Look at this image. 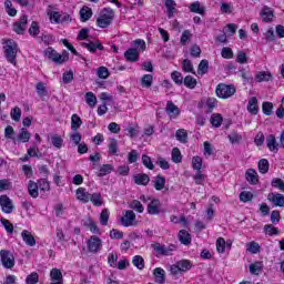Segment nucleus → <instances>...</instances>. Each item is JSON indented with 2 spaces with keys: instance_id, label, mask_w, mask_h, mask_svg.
<instances>
[{
  "instance_id": "obj_5",
  "label": "nucleus",
  "mask_w": 284,
  "mask_h": 284,
  "mask_svg": "<svg viewBox=\"0 0 284 284\" xmlns=\"http://www.w3.org/2000/svg\"><path fill=\"white\" fill-rule=\"evenodd\" d=\"M152 247L154 252H156L158 254H161L162 256H170L172 252L176 251V245L170 244L169 246H166V245H161V243L159 242L152 244Z\"/></svg>"
},
{
  "instance_id": "obj_49",
  "label": "nucleus",
  "mask_w": 284,
  "mask_h": 284,
  "mask_svg": "<svg viewBox=\"0 0 284 284\" xmlns=\"http://www.w3.org/2000/svg\"><path fill=\"white\" fill-rule=\"evenodd\" d=\"M129 207H131V210H135V212H139L140 214H143V211L145 210V207H143V204H141V201L139 200H133Z\"/></svg>"
},
{
  "instance_id": "obj_50",
  "label": "nucleus",
  "mask_w": 284,
  "mask_h": 284,
  "mask_svg": "<svg viewBox=\"0 0 284 284\" xmlns=\"http://www.w3.org/2000/svg\"><path fill=\"white\" fill-rule=\"evenodd\" d=\"M4 8H6V12H7V14H9V17H17V9H14L12 7V1L6 0Z\"/></svg>"
},
{
  "instance_id": "obj_35",
  "label": "nucleus",
  "mask_w": 284,
  "mask_h": 284,
  "mask_svg": "<svg viewBox=\"0 0 284 284\" xmlns=\"http://www.w3.org/2000/svg\"><path fill=\"white\" fill-rule=\"evenodd\" d=\"M261 14H262L263 21H265V23H270V21H272V17H274V12L272 11V9L270 7H264Z\"/></svg>"
},
{
  "instance_id": "obj_46",
  "label": "nucleus",
  "mask_w": 284,
  "mask_h": 284,
  "mask_svg": "<svg viewBox=\"0 0 284 284\" xmlns=\"http://www.w3.org/2000/svg\"><path fill=\"white\" fill-rule=\"evenodd\" d=\"M171 159L173 163H181V161H183V155H181V150H179V148L172 150Z\"/></svg>"
},
{
  "instance_id": "obj_20",
  "label": "nucleus",
  "mask_w": 284,
  "mask_h": 284,
  "mask_svg": "<svg viewBox=\"0 0 284 284\" xmlns=\"http://www.w3.org/2000/svg\"><path fill=\"white\" fill-rule=\"evenodd\" d=\"M245 179L251 185H256L258 183V173L254 169H248L245 173Z\"/></svg>"
},
{
  "instance_id": "obj_18",
  "label": "nucleus",
  "mask_w": 284,
  "mask_h": 284,
  "mask_svg": "<svg viewBox=\"0 0 284 284\" xmlns=\"http://www.w3.org/2000/svg\"><path fill=\"white\" fill-rule=\"evenodd\" d=\"M51 283L50 284H63V274L59 268H52L50 272Z\"/></svg>"
},
{
  "instance_id": "obj_23",
  "label": "nucleus",
  "mask_w": 284,
  "mask_h": 284,
  "mask_svg": "<svg viewBox=\"0 0 284 284\" xmlns=\"http://www.w3.org/2000/svg\"><path fill=\"white\" fill-rule=\"evenodd\" d=\"M92 19V8L90 7H82L80 10V21L85 23V21H90Z\"/></svg>"
},
{
  "instance_id": "obj_2",
  "label": "nucleus",
  "mask_w": 284,
  "mask_h": 284,
  "mask_svg": "<svg viewBox=\"0 0 284 284\" xmlns=\"http://www.w3.org/2000/svg\"><path fill=\"white\" fill-rule=\"evenodd\" d=\"M215 93L219 99H231L236 94V87L234 84L220 83L215 88Z\"/></svg>"
},
{
  "instance_id": "obj_13",
  "label": "nucleus",
  "mask_w": 284,
  "mask_h": 284,
  "mask_svg": "<svg viewBox=\"0 0 284 284\" xmlns=\"http://www.w3.org/2000/svg\"><path fill=\"white\" fill-rule=\"evenodd\" d=\"M92 194L90 192H88V190H85V187H79L75 191V196L78 199V201H80L81 203H90V196Z\"/></svg>"
},
{
  "instance_id": "obj_19",
  "label": "nucleus",
  "mask_w": 284,
  "mask_h": 284,
  "mask_svg": "<svg viewBox=\"0 0 284 284\" xmlns=\"http://www.w3.org/2000/svg\"><path fill=\"white\" fill-rule=\"evenodd\" d=\"M152 185L153 187L158 191L161 192V190H164L165 187V176L158 174L153 180H152Z\"/></svg>"
},
{
  "instance_id": "obj_9",
  "label": "nucleus",
  "mask_w": 284,
  "mask_h": 284,
  "mask_svg": "<svg viewBox=\"0 0 284 284\" xmlns=\"http://www.w3.org/2000/svg\"><path fill=\"white\" fill-rule=\"evenodd\" d=\"M120 221L124 227H132L134 221H136V214L132 210L125 211Z\"/></svg>"
},
{
  "instance_id": "obj_62",
  "label": "nucleus",
  "mask_w": 284,
  "mask_h": 284,
  "mask_svg": "<svg viewBox=\"0 0 284 284\" xmlns=\"http://www.w3.org/2000/svg\"><path fill=\"white\" fill-rule=\"evenodd\" d=\"M182 69L184 72H192V74H194V65H192V61L187 59L183 60Z\"/></svg>"
},
{
  "instance_id": "obj_10",
  "label": "nucleus",
  "mask_w": 284,
  "mask_h": 284,
  "mask_svg": "<svg viewBox=\"0 0 284 284\" xmlns=\"http://www.w3.org/2000/svg\"><path fill=\"white\" fill-rule=\"evenodd\" d=\"M0 207L4 214H12L14 205H12V200L8 195H0Z\"/></svg>"
},
{
  "instance_id": "obj_7",
  "label": "nucleus",
  "mask_w": 284,
  "mask_h": 284,
  "mask_svg": "<svg viewBox=\"0 0 284 284\" xmlns=\"http://www.w3.org/2000/svg\"><path fill=\"white\" fill-rule=\"evenodd\" d=\"M44 54L48 57V59H51V61H54V63H65L68 61V57L59 54L52 47H49Z\"/></svg>"
},
{
  "instance_id": "obj_3",
  "label": "nucleus",
  "mask_w": 284,
  "mask_h": 284,
  "mask_svg": "<svg viewBox=\"0 0 284 284\" xmlns=\"http://www.w3.org/2000/svg\"><path fill=\"white\" fill-rule=\"evenodd\" d=\"M114 20V10L112 8H104L102 13L97 19V26L99 28H108Z\"/></svg>"
},
{
  "instance_id": "obj_40",
  "label": "nucleus",
  "mask_w": 284,
  "mask_h": 284,
  "mask_svg": "<svg viewBox=\"0 0 284 284\" xmlns=\"http://www.w3.org/2000/svg\"><path fill=\"white\" fill-rule=\"evenodd\" d=\"M51 143L53 148H57V150H61L63 148V138L61 135H52L51 136Z\"/></svg>"
},
{
  "instance_id": "obj_36",
  "label": "nucleus",
  "mask_w": 284,
  "mask_h": 284,
  "mask_svg": "<svg viewBox=\"0 0 284 284\" xmlns=\"http://www.w3.org/2000/svg\"><path fill=\"white\" fill-rule=\"evenodd\" d=\"M210 121L213 128H219L220 125L223 124V115H221L220 113H214L211 115Z\"/></svg>"
},
{
  "instance_id": "obj_54",
  "label": "nucleus",
  "mask_w": 284,
  "mask_h": 284,
  "mask_svg": "<svg viewBox=\"0 0 284 284\" xmlns=\"http://www.w3.org/2000/svg\"><path fill=\"white\" fill-rule=\"evenodd\" d=\"M116 152H119V142L116 139H111L109 143V154L114 155Z\"/></svg>"
},
{
  "instance_id": "obj_57",
  "label": "nucleus",
  "mask_w": 284,
  "mask_h": 284,
  "mask_svg": "<svg viewBox=\"0 0 284 284\" xmlns=\"http://www.w3.org/2000/svg\"><path fill=\"white\" fill-rule=\"evenodd\" d=\"M192 168L193 170H197V172H201V168H203V159H201V156H194L192 159Z\"/></svg>"
},
{
  "instance_id": "obj_29",
  "label": "nucleus",
  "mask_w": 284,
  "mask_h": 284,
  "mask_svg": "<svg viewBox=\"0 0 284 284\" xmlns=\"http://www.w3.org/2000/svg\"><path fill=\"white\" fill-rule=\"evenodd\" d=\"M257 169L261 174H267L270 172V161H267V159L260 160Z\"/></svg>"
},
{
  "instance_id": "obj_26",
  "label": "nucleus",
  "mask_w": 284,
  "mask_h": 284,
  "mask_svg": "<svg viewBox=\"0 0 284 284\" xmlns=\"http://www.w3.org/2000/svg\"><path fill=\"white\" fill-rule=\"evenodd\" d=\"M266 146L271 152H278V143L276 142V136L270 134L266 138Z\"/></svg>"
},
{
  "instance_id": "obj_60",
  "label": "nucleus",
  "mask_w": 284,
  "mask_h": 284,
  "mask_svg": "<svg viewBox=\"0 0 284 284\" xmlns=\"http://www.w3.org/2000/svg\"><path fill=\"white\" fill-rule=\"evenodd\" d=\"M108 221H110V211H108V209H103L100 214V223L102 225H108Z\"/></svg>"
},
{
  "instance_id": "obj_21",
  "label": "nucleus",
  "mask_w": 284,
  "mask_h": 284,
  "mask_svg": "<svg viewBox=\"0 0 284 284\" xmlns=\"http://www.w3.org/2000/svg\"><path fill=\"white\" fill-rule=\"evenodd\" d=\"M135 185H148L150 183V175L145 173H139L133 176Z\"/></svg>"
},
{
  "instance_id": "obj_63",
  "label": "nucleus",
  "mask_w": 284,
  "mask_h": 284,
  "mask_svg": "<svg viewBox=\"0 0 284 284\" xmlns=\"http://www.w3.org/2000/svg\"><path fill=\"white\" fill-rule=\"evenodd\" d=\"M142 163L148 170H154V163H152V159L149 155H142Z\"/></svg>"
},
{
  "instance_id": "obj_37",
  "label": "nucleus",
  "mask_w": 284,
  "mask_h": 284,
  "mask_svg": "<svg viewBox=\"0 0 284 284\" xmlns=\"http://www.w3.org/2000/svg\"><path fill=\"white\" fill-rule=\"evenodd\" d=\"M132 263H133L134 267H136L138 270L145 268V260H143V256H141V255L133 256Z\"/></svg>"
},
{
  "instance_id": "obj_34",
  "label": "nucleus",
  "mask_w": 284,
  "mask_h": 284,
  "mask_svg": "<svg viewBox=\"0 0 284 284\" xmlns=\"http://www.w3.org/2000/svg\"><path fill=\"white\" fill-rule=\"evenodd\" d=\"M183 83H184L185 88H189V90H194V88H196L199 82L196 81V79L194 77L186 75L184 78Z\"/></svg>"
},
{
  "instance_id": "obj_33",
  "label": "nucleus",
  "mask_w": 284,
  "mask_h": 284,
  "mask_svg": "<svg viewBox=\"0 0 284 284\" xmlns=\"http://www.w3.org/2000/svg\"><path fill=\"white\" fill-rule=\"evenodd\" d=\"M250 273L254 274L255 276H258L261 272H263V263L262 262H255L248 266Z\"/></svg>"
},
{
  "instance_id": "obj_47",
  "label": "nucleus",
  "mask_w": 284,
  "mask_h": 284,
  "mask_svg": "<svg viewBox=\"0 0 284 284\" xmlns=\"http://www.w3.org/2000/svg\"><path fill=\"white\" fill-rule=\"evenodd\" d=\"M39 32H41V29L39 27V22L32 21L30 28H29V34L30 37H39Z\"/></svg>"
},
{
  "instance_id": "obj_51",
  "label": "nucleus",
  "mask_w": 284,
  "mask_h": 284,
  "mask_svg": "<svg viewBox=\"0 0 284 284\" xmlns=\"http://www.w3.org/2000/svg\"><path fill=\"white\" fill-rule=\"evenodd\" d=\"M152 81H154V77H152V74H144L141 79L142 87L152 88Z\"/></svg>"
},
{
  "instance_id": "obj_31",
  "label": "nucleus",
  "mask_w": 284,
  "mask_h": 284,
  "mask_svg": "<svg viewBox=\"0 0 284 284\" xmlns=\"http://www.w3.org/2000/svg\"><path fill=\"white\" fill-rule=\"evenodd\" d=\"M82 124H83V121L78 114H73L71 116V130L73 132H77V130H79V128H81Z\"/></svg>"
},
{
  "instance_id": "obj_44",
  "label": "nucleus",
  "mask_w": 284,
  "mask_h": 284,
  "mask_svg": "<svg viewBox=\"0 0 284 284\" xmlns=\"http://www.w3.org/2000/svg\"><path fill=\"white\" fill-rule=\"evenodd\" d=\"M114 170V166L112 164H103L100 168V172L98 173V176H108L112 171Z\"/></svg>"
},
{
  "instance_id": "obj_24",
  "label": "nucleus",
  "mask_w": 284,
  "mask_h": 284,
  "mask_svg": "<svg viewBox=\"0 0 284 284\" xmlns=\"http://www.w3.org/2000/svg\"><path fill=\"white\" fill-rule=\"evenodd\" d=\"M28 192L32 199L39 197V184L32 180L29 181Z\"/></svg>"
},
{
  "instance_id": "obj_22",
  "label": "nucleus",
  "mask_w": 284,
  "mask_h": 284,
  "mask_svg": "<svg viewBox=\"0 0 284 284\" xmlns=\"http://www.w3.org/2000/svg\"><path fill=\"white\" fill-rule=\"evenodd\" d=\"M153 276L155 278V283L159 284H164L165 283V270L161 268V267H156L153 271Z\"/></svg>"
},
{
  "instance_id": "obj_32",
  "label": "nucleus",
  "mask_w": 284,
  "mask_h": 284,
  "mask_svg": "<svg viewBox=\"0 0 284 284\" xmlns=\"http://www.w3.org/2000/svg\"><path fill=\"white\" fill-rule=\"evenodd\" d=\"M166 112H168V114L173 115V116H179V114H181L179 106H176L172 101H168Z\"/></svg>"
},
{
  "instance_id": "obj_11",
  "label": "nucleus",
  "mask_w": 284,
  "mask_h": 284,
  "mask_svg": "<svg viewBox=\"0 0 284 284\" xmlns=\"http://www.w3.org/2000/svg\"><path fill=\"white\" fill-rule=\"evenodd\" d=\"M82 48H87L89 52H97V50L103 51L105 50V47L101 43V41L95 40V41H89V42H82L81 43Z\"/></svg>"
},
{
  "instance_id": "obj_45",
  "label": "nucleus",
  "mask_w": 284,
  "mask_h": 284,
  "mask_svg": "<svg viewBox=\"0 0 284 284\" xmlns=\"http://www.w3.org/2000/svg\"><path fill=\"white\" fill-rule=\"evenodd\" d=\"M85 102L90 108H94L97 105V95L92 92H88L84 95Z\"/></svg>"
},
{
  "instance_id": "obj_41",
  "label": "nucleus",
  "mask_w": 284,
  "mask_h": 284,
  "mask_svg": "<svg viewBox=\"0 0 284 284\" xmlns=\"http://www.w3.org/2000/svg\"><path fill=\"white\" fill-rule=\"evenodd\" d=\"M178 263L180 272H190L192 270V263L189 260H181Z\"/></svg>"
},
{
  "instance_id": "obj_38",
  "label": "nucleus",
  "mask_w": 284,
  "mask_h": 284,
  "mask_svg": "<svg viewBox=\"0 0 284 284\" xmlns=\"http://www.w3.org/2000/svg\"><path fill=\"white\" fill-rule=\"evenodd\" d=\"M262 111L266 116H272L274 114V104L272 102H263Z\"/></svg>"
},
{
  "instance_id": "obj_4",
  "label": "nucleus",
  "mask_w": 284,
  "mask_h": 284,
  "mask_svg": "<svg viewBox=\"0 0 284 284\" xmlns=\"http://www.w3.org/2000/svg\"><path fill=\"white\" fill-rule=\"evenodd\" d=\"M103 247V240L97 235H92L87 241V250L90 254H99Z\"/></svg>"
},
{
  "instance_id": "obj_52",
  "label": "nucleus",
  "mask_w": 284,
  "mask_h": 284,
  "mask_svg": "<svg viewBox=\"0 0 284 284\" xmlns=\"http://www.w3.org/2000/svg\"><path fill=\"white\" fill-rule=\"evenodd\" d=\"M264 232H265V234H268V236H277L278 229L272 224H266V225H264Z\"/></svg>"
},
{
  "instance_id": "obj_1",
  "label": "nucleus",
  "mask_w": 284,
  "mask_h": 284,
  "mask_svg": "<svg viewBox=\"0 0 284 284\" xmlns=\"http://www.w3.org/2000/svg\"><path fill=\"white\" fill-rule=\"evenodd\" d=\"M3 45L4 57L9 63L17 65V52H19V44L14 40H6Z\"/></svg>"
},
{
  "instance_id": "obj_16",
  "label": "nucleus",
  "mask_w": 284,
  "mask_h": 284,
  "mask_svg": "<svg viewBox=\"0 0 284 284\" xmlns=\"http://www.w3.org/2000/svg\"><path fill=\"white\" fill-rule=\"evenodd\" d=\"M139 57H140V52L138 49L134 48H130L124 52V58L126 59V61H129L130 63H136V61H139Z\"/></svg>"
},
{
  "instance_id": "obj_6",
  "label": "nucleus",
  "mask_w": 284,
  "mask_h": 284,
  "mask_svg": "<svg viewBox=\"0 0 284 284\" xmlns=\"http://www.w3.org/2000/svg\"><path fill=\"white\" fill-rule=\"evenodd\" d=\"M0 258L3 267L7 270H12V267H14V255H12L10 251L1 250Z\"/></svg>"
},
{
  "instance_id": "obj_61",
  "label": "nucleus",
  "mask_w": 284,
  "mask_h": 284,
  "mask_svg": "<svg viewBox=\"0 0 284 284\" xmlns=\"http://www.w3.org/2000/svg\"><path fill=\"white\" fill-rule=\"evenodd\" d=\"M30 131L22 129L20 134L18 135L19 141H22V143H28L30 141Z\"/></svg>"
},
{
  "instance_id": "obj_14",
  "label": "nucleus",
  "mask_w": 284,
  "mask_h": 284,
  "mask_svg": "<svg viewBox=\"0 0 284 284\" xmlns=\"http://www.w3.org/2000/svg\"><path fill=\"white\" fill-rule=\"evenodd\" d=\"M22 241L28 245L29 247H34L37 245V240L34 239V235L28 230H23L21 233Z\"/></svg>"
},
{
  "instance_id": "obj_39",
  "label": "nucleus",
  "mask_w": 284,
  "mask_h": 284,
  "mask_svg": "<svg viewBox=\"0 0 284 284\" xmlns=\"http://www.w3.org/2000/svg\"><path fill=\"white\" fill-rule=\"evenodd\" d=\"M175 6H176V2H174V0H166L165 1V8L168 10L169 19H172L174 17Z\"/></svg>"
},
{
  "instance_id": "obj_25",
  "label": "nucleus",
  "mask_w": 284,
  "mask_h": 284,
  "mask_svg": "<svg viewBox=\"0 0 284 284\" xmlns=\"http://www.w3.org/2000/svg\"><path fill=\"white\" fill-rule=\"evenodd\" d=\"M178 236L182 245H190L192 243V236L186 230H181Z\"/></svg>"
},
{
  "instance_id": "obj_30",
  "label": "nucleus",
  "mask_w": 284,
  "mask_h": 284,
  "mask_svg": "<svg viewBox=\"0 0 284 284\" xmlns=\"http://www.w3.org/2000/svg\"><path fill=\"white\" fill-rule=\"evenodd\" d=\"M255 81H257V83H261L263 81H272V73L268 71H260L255 75Z\"/></svg>"
},
{
  "instance_id": "obj_43",
  "label": "nucleus",
  "mask_w": 284,
  "mask_h": 284,
  "mask_svg": "<svg viewBox=\"0 0 284 284\" xmlns=\"http://www.w3.org/2000/svg\"><path fill=\"white\" fill-rule=\"evenodd\" d=\"M175 139L180 143H187V132L184 129H179L175 133Z\"/></svg>"
},
{
  "instance_id": "obj_12",
  "label": "nucleus",
  "mask_w": 284,
  "mask_h": 284,
  "mask_svg": "<svg viewBox=\"0 0 284 284\" xmlns=\"http://www.w3.org/2000/svg\"><path fill=\"white\" fill-rule=\"evenodd\" d=\"M148 213L151 214L152 216L159 214L161 212V201L159 199L152 200L148 207Z\"/></svg>"
},
{
  "instance_id": "obj_55",
  "label": "nucleus",
  "mask_w": 284,
  "mask_h": 284,
  "mask_svg": "<svg viewBox=\"0 0 284 284\" xmlns=\"http://www.w3.org/2000/svg\"><path fill=\"white\" fill-rule=\"evenodd\" d=\"M171 79L176 83V85H183V74L179 71H173L171 73Z\"/></svg>"
},
{
  "instance_id": "obj_48",
  "label": "nucleus",
  "mask_w": 284,
  "mask_h": 284,
  "mask_svg": "<svg viewBox=\"0 0 284 284\" xmlns=\"http://www.w3.org/2000/svg\"><path fill=\"white\" fill-rule=\"evenodd\" d=\"M207 70H210V62L207 60H202L197 67V73L207 74Z\"/></svg>"
},
{
  "instance_id": "obj_15",
  "label": "nucleus",
  "mask_w": 284,
  "mask_h": 284,
  "mask_svg": "<svg viewBox=\"0 0 284 284\" xmlns=\"http://www.w3.org/2000/svg\"><path fill=\"white\" fill-rule=\"evenodd\" d=\"M268 201H271L275 207H284V195L281 193H270Z\"/></svg>"
},
{
  "instance_id": "obj_27",
  "label": "nucleus",
  "mask_w": 284,
  "mask_h": 284,
  "mask_svg": "<svg viewBox=\"0 0 284 284\" xmlns=\"http://www.w3.org/2000/svg\"><path fill=\"white\" fill-rule=\"evenodd\" d=\"M84 225L85 227H89L90 232H92V234H101V230L99 229V226H97V222H94V220H92V217H88L84 221Z\"/></svg>"
},
{
  "instance_id": "obj_64",
  "label": "nucleus",
  "mask_w": 284,
  "mask_h": 284,
  "mask_svg": "<svg viewBox=\"0 0 284 284\" xmlns=\"http://www.w3.org/2000/svg\"><path fill=\"white\" fill-rule=\"evenodd\" d=\"M27 284H37L39 283V274L38 273H31L30 275L27 276L26 278Z\"/></svg>"
},
{
  "instance_id": "obj_59",
  "label": "nucleus",
  "mask_w": 284,
  "mask_h": 284,
  "mask_svg": "<svg viewBox=\"0 0 284 284\" xmlns=\"http://www.w3.org/2000/svg\"><path fill=\"white\" fill-rule=\"evenodd\" d=\"M38 187L42 192H50V182H48L47 179H41L40 181H38Z\"/></svg>"
},
{
  "instance_id": "obj_17",
  "label": "nucleus",
  "mask_w": 284,
  "mask_h": 284,
  "mask_svg": "<svg viewBox=\"0 0 284 284\" xmlns=\"http://www.w3.org/2000/svg\"><path fill=\"white\" fill-rule=\"evenodd\" d=\"M246 110L250 114L256 115L258 114V99L256 97H252L248 99V104Z\"/></svg>"
},
{
  "instance_id": "obj_53",
  "label": "nucleus",
  "mask_w": 284,
  "mask_h": 284,
  "mask_svg": "<svg viewBox=\"0 0 284 284\" xmlns=\"http://www.w3.org/2000/svg\"><path fill=\"white\" fill-rule=\"evenodd\" d=\"M36 90H37L39 97L48 95V88L45 87V83H43V82H38L36 85Z\"/></svg>"
},
{
  "instance_id": "obj_8",
  "label": "nucleus",
  "mask_w": 284,
  "mask_h": 284,
  "mask_svg": "<svg viewBox=\"0 0 284 284\" xmlns=\"http://www.w3.org/2000/svg\"><path fill=\"white\" fill-rule=\"evenodd\" d=\"M27 26H28V16L22 14L20 17V20L13 23L12 26L13 32H16V34H26Z\"/></svg>"
},
{
  "instance_id": "obj_28",
  "label": "nucleus",
  "mask_w": 284,
  "mask_h": 284,
  "mask_svg": "<svg viewBox=\"0 0 284 284\" xmlns=\"http://www.w3.org/2000/svg\"><path fill=\"white\" fill-rule=\"evenodd\" d=\"M190 12H195V14H205V7H201V2L196 1L190 4Z\"/></svg>"
},
{
  "instance_id": "obj_42",
  "label": "nucleus",
  "mask_w": 284,
  "mask_h": 284,
  "mask_svg": "<svg viewBox=\"0 0 284 284\" xmlns=\"http://www.w3.org/2000/svg\"><path fill=\"white\" fill-rule=\"evenodd\" d=\"M91 203L95 206V207H101V205H103V200H101V193H93L90 196Z\"/></svg>"
},
{
  "instance_id": "obj_56",
  "label": "nucleus",
  "mask_w": 284,
  "mask_h": 284,
  "mask_svg": "<svg viewBox=\"0 0 284 284\" xmlns=\"http://www.w3.org/2000/svg\"><path fill=\"white\" fill-rule=\"evenodd\" d=\"M272 187H276V190H281V192H284V181L280 178H274L271 182Z\"/></svg>"
},
{
  "instance_id": "obj_58",
  "label": "nucleus",
  "mask_w": 284,
  "mask_h": 284,
  "mask_svg": "<svg viewBox=\"0 0 284 284\" xmlns=\"http://www.w3.org/2000/svg\"><path fill=\"white\" fill-rule=\"evenodd\" d=\"M252 199H254V194L250 191H243L240 193V201H242V203H247L252 201Z\"/></svg>"
}]
</instances>
